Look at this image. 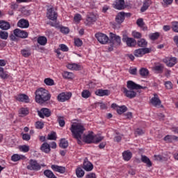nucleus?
I'll list each match as a JSON object with an SVG mask.
<instances>
[{
	"instance_id": "423d86ee",
	"label": "nucleus",
	"mask_w": 178,
	"mask_h": 178,
	"mask_svg": "<svg viewBox=\"0 0 178 178\" xmlns=\"http://www.w3.org/2000/svg\"><path fill=\"white\" fill-rule=\"evenodd\" d=\"M95 37L97 38V41L103 45L108 44V42L109 41V38L105 33H97L95 35Z\"/></svg>"
},
{
	"instance_id": "2eb2a0df",
	"label": "nucleus",
	"mask_w": 178,
	"mask_h": 178,
	"mask_svg": "<svg viewBox=\"0 0 178 178\" xmlns=\"http://www.w3.org/2000/svg\"><path fill=\"white\" fill-rule=\"evenodd\" d=\"M14 35H15V37H19V38H27V37H29V33L24 31L16 29L14 30Z\"/></svg>"
},
{
	"instance_id": "f257e3e1",
	"label": "nucleus",
	"mask_w": 178,
	"mask_h": 178,
	"mask_svg": "<svg viewBox=\"0 0 178 178\" xmlns=\"http://www.w3.org/2000/svg\"><path fill=\"white\" fill-rule=\"evenodd\" d=\"M35 100L37 104L40 105H43V104H47L48 101L51 99V93L48 90L40 88L35 90Z\"/></svg>"
},
{
	"instance_id": "cd10ccee",
	"label": "nucleus",
	"mask_w": 178,
	"mask_h": 178,
	"mask_svg": "<svg viewBox=\"0 0 178 178\" xmlns=\"http://www.w3.org/2000/svg\"><path fill=\"white\" fill-rule=\"evenodd\" d=\"M141 161L143 162V163H145L148 168L152 166V162H151V160L147 156L142 155Z\"/></svg>"
},
{
	"instance_id": "680f3d73",
	"label": "nucleus",
	"mask_w": 178,
	"mask_h": 178,
	"mask_svg": "<svg viewBox=\"0 0 178 178\" xmlns=\"http://www.w3.org/2000/svg\"><path fill=\"white\" fill-rule=\"evenodd\" d=\"M47 140H56V133L53 132L49 134Z\"/></svg>"
},
{
	"instance_id": "6e6d98bb",
	"label": "nucleus",
	"mask_w": 178,
	"mask_h": 178,
	"mask_svg": "<svg viewBox=\"0 0 178 178\" xmlns=\"http://www.w3.org/2000/svg\"><path fill=\"white\" fill-rule=\"evenodd\" d=\"M172 29L175 33H178V22H172Z\"/></svg>"
},
{
	"instance_id": "f03ea898",
	"label": "nucleus",
	"mask_w": 178,
	"mask_h": 178,
	"mask_svg": "<svg viewBox=\"0 0 178 178\" xmlns=\"http://www.w3.org/2000/svg\"><path fill=\"white\" fill-rule=\"evenodd\" d=\"M70 130L78 141V144H81V135L84 133L86 128L81 124H72Z\"/></svg>"
},
{
	"instance_id": "b1692460",
	"label": "nucleus",
	"mask_w": 178,
	"mask_h": 178,
	"mask_svg": "<svg viewBox=\"0 0 178 178\" xmlns=\"http://www.w3.org/2000/svg\"><path fill=\"white\" fill-rule=\"evenodd\" d=\"M21 54L24 58H29L31 56V49L30 47H26L21 50Z\"/></svg>"
},
{
	"instance_id": "de8ad7c7",
	"label": "nucleus",
	"mask_w": 178,
	"mask_h": 178,
	"mask_svg": "<svg viewBox=\"0 0 178 178\" xmlns=\"http://www.w3.org/2000/svg\"><path fill=\"white\" fill-rule=\"evenodd\" d=\"M57 122L60 127H65V119L63 117L58 116Z\"/></svg>"
},
{
	"instance_id": "473e14b6",
	"label": "nucleus",
	"mask_w": 178,
	"mask_h": 178,
	"mask_svg": "<svg viewBox=\"0 0 178 178\" xmlns=\"http://www.w3.org/2000/svg\"><path fill=\"white\" fill-rule=\"evenodd\" d=\"M84 141L86 144H91V143H94V136L92 134H88L85 138Z\"/></svg>"
},
{
	"instance_id": "c9c22d12",
	"label": "nucleus",
	"mask_w": 178,
	"mask_h": 178,
	"mask_svg": "<svg viewBox=\"0 0 178 178\" xmlns=\"http://www.w3.org/2000/svg\"><path fill=\"white\" fill-rule=\"evenodd\" d=\"M47 41L48 40L45 36H40L38 38V43H39V44L42 46L47 45Z\"/></svg>"
},
{
	"instance_id": "774afa93",
	"label": "nucleus",
	"mask_w": 178,
	"mask_h": 178,
	"mask_svg": "<svg viewBox=\"0 0 178 178\" xmlns=\"http://www.w3.org/2000/svg\"><path fill=\"white\" fill-rule=\"evenodd\" d=\"M86 178H97V175H95V173L92 172L86 175Z\"/></svg>"
},
{
	"instance_id": "3c124183",
	"label": "nucleus",
	"mask_w": 178,
	"mask_h": 178,
	"mask_svg": "<svg viewBox=\"0 0 178 178\" xmlns=\"http://www.w3.org/2000/svg\"><path fill=\"white\" fill-rule=\"evenodd\" d=\"M8 33L6 31H0V38H1V40H8Z\"/></svg>"
},
{
	"instance_id": "052dcab7",
	"label": "nucleus",
	"mask_w": 178,
	"mask_h": 178,
	"mask_svg": "<svg viewBox=\"0 0 178 178\" xmlns=\"http://www.w3.org/2000/svg\"><path fill=\"white\" fill-rule=\"evenodd\" d=\"M165 86L167 90H172V88H173V84H172V82L170 81H166L165 83Z\"/></svg>"
},
{
	"instance_id": "a18cd8bd",
	"label": "nucleus",
	"mask_w": 178,
	"mask_h": 178,
	"mask_svg": "<svg viewBox=\"0 0 178 178\" xmlns=\"http://www.w3.org/2000/svg\"><path fill=\"white\" fill-rule=\"evenodd\" d=\"M29 113V109L26 108H22L19 110V115L22 118L24 117V116H27V114Z\"/></svg>"
},
{
	"instance_id": "e2e57ef3",
	"label": "nucleus",
	"mask_w": 178,
	"mask_h": 178,
	"mask_svg": "<svg viewBox=\"0 0 178 178\" xmlns=\"http://www.w3.org/2000/svg\"><path fill=\"white\" fill-rule=\"evenodd\" d=\"M35 127L36 129H43L44 123H42V122L38 121L35 123Z\"/></svg>"
},
{
	"instance_id": "a211bd4d",
	"label": "nucleus",
	"mask_w": 178,
	"mask_h": 178,
	"mask_svg": "<svg viewBox=\"0 0 178 178\" xmlns=\"http://www.w3.org/2000/svg\"><path fill=\"white\" fill-rule=\"evenodd\" d=\"M95 94L98 97H108V95H110L111 91L109 90L98 89L95 91Z\"/></svg>"
},
{
	"instance_id": "4d7b16f0",
	"label": "nucleus",
	"mask_w": 178,
	"mask_h": 178,
	"mask_svg": "<svg viewBox=\"0 0 178 178\" xmlns=\"http://www.w3.org/2000/svg\"><path fill=\"white\" fill-rule=\"evenodd\" d=\"M132 35L134 38H141V37H143V35H141V33L140 32H137L136 31H134L132 32Z\"/></svg>"
},
{
	"instance_id": "ea45409f",
	"label": "nucleus",
	"mask_w": 178,
	"mask_h": 178,
	"mask_svg": "<svg viewBox=\"0 0 178 178\" xmlns=\"http://www.w3.org/2000/svg\"><path fill=\"white\" fill-rule=\"evenodd\" d=\"M124 112H127V107L126 106H121L117 108V113L118 115H122L124 113Z\"/></svg>"
},
{
	"instance_id": "79ce46f5",
	"label": "nucleus",
	"mask_w": 178,
	"mask_h": 178,
	"mask_svg": "<svg viewBox=\"0 0 178 178\" xmlns=\"http://www.w3.org/2000/svg\"><path fill=\"white\" fill-rule=\"evenodd\" d=\"M81 97L82 98L87 99V98H90V97H91V92L88 90H84L81 92Z\"/></svg>"
},
{
	"instance_id": "4468645a",
	"label": "nucleus",
	"mask_w": 178,
	"mask_h": 178,
	"mask_svg": "<svg viewBox=\"0 0 178 178\" xmlns=\"http://www.w3.org/2000/svg\"><path fill=\"white\" fill-rule=\"evenodd\" d=\"M70 98H72V94L70 92H62L58 95V99L60 102L69 101Z\"/></svg>"
},
{
	"instance_id": "f8f14e48",
	"label": "nucleus",
	"mask_w": 178,
	"mask_h": 178,
	"mask_svg": "<svg viewBox=\"0 0 178 178\" xmlns=\"http://www.w3.org/2000/svg\"><path fill=\"white\" fill-rule=\"evenodd\" d=\"M97 22V15L92 13H90L86 17V24L90 26L94 24Z\"/></svg>"
},
{
	"instance_id": "72a5a7b5",
	"label": "nucleus",
	"mask_w": 178,
	"mask_h": 178,
	"mask_svg": "<svg viewBox=\"0 0 178 178\" xmlns=\"http://www.w3.org/2000/svg\"><path fill=\"white\" fill-rule=\"evenodd\" d=\"M43 173L47 178H58L56 177V175H55V174L51 171V170H45Z\"/></svg>"
},
{
	"instance_id": "c03bdc74",
	"label": "nucleus",
	"mask_w": 178,
	"mask_h": 178,
	"mask_svg": "<svg viewBox=\"0 0 178 178\" xmlns=\"http://www.w3.org/2000/svg\"><path fill=\"white\" fill-rule=\"evenodd\" d=\"M104 138V136H102L101 135H96L94 136L93 143L95 144H98V143H101Z\"/></svg>"
},
{
	"instance_id": "9b49d317",
	"label": "nucleus",
	"mask_w": 178,
	"mask_h": 178,
	"mask_svg": "<svg viewBox=\"0 0 178 178\" xmlns=\"http://www.w3.org/2000/svg\"><path fill=\"white\" fill-rule=\"evenodd\" d=\"M123 42H126L127 47H136L137 45V41L134 38H129L127 35H123Z\"/></svg>"
},
{
	"instance_id": "864d4df0",
	"label": "nucleus",
	"mask_w": 178,
	"mask_h": 178,
	"mask_svg": "<svg viewBox=\"0 0 178 178\" xmlns=\"http://www.w3.org/2000/svg\"><path fill=\"white\" fill-rule=\"evenodd\" d=\"M149 37L150 40L155 41V40H158V38H159V33H154L150 34Z\"/></svg>"
},
{
	"instance_id": "f704fd0d",
	"label": "nucleus",
	"mask_w": 178,
	"mask_h": 178,
	"mask_svg": "<svg viewBox=\"0 0 178 178\" xmlns=\"http://www.w3.org/2000/svg\"><path fill=\"white\" fill-rule=\"evenodd\" d=\"M136 44L138 46L140 47V48H145V47H147V45H148V42H147V40H145V39L142 38V39L138 40Z\"/></svg>"
},
{
	"instance_id": "a19ab883",
	"label": "nucleus",
	"mask_w": 178,
	"mask_h": 178,
	"mask_svg": "<svg viewBox=\"0 0 178 178\" xmlns=\"http://www.w3.org/2000/svg\"><path fill=\"white\" fill-rule=\"evenodd\" d=\"M139 73L142 77H147L149 74V71L147 68H141L139 70Z\"/></svg>"
},
{
	"instance_id": "9d476101",
	"label": "nucleus",
	"mask_w": 178,
	"mask_h": 178,
	"mask_svg": "<svg viewBox=\"0 0 178 178\" xmlns=\"http://www.w3.org/2000/svg\"><path fill=\"white\" fill-rule=\"evenodd\" d=\"M122 92L129 99H133L137 97V92L131 89H127L126 88H122Z\"/></svg>"
},
{
	"instance_id": "4be33fe9",
	"label": "nucleus",
	"mask_w": 178,
	"mask_h": 178,
	"mask_svg": "<svg viewBox=\"0 0 178 178\" xmlns=\"http://www.w3.org/2000/svg\"><path fill=\"white\" fill-rule=\"evenodd\" d=\"M125 15L126 13L124 12H120L118 14V15L115 17V21L118 23V24H122V22H124Z\"/></svg>"
},
{
	"instance_id": "58836bf2",
	"label": "nucleus",
	"mask_w": 178,
	"mask_h": 178,
	"mask_svg": "<svg viewBox=\"0 0 178 178\" xmlns=\"http://www.w3.org/2000/svg\"><path fill=\"white\" fill-rule=\"evenodd\" d=\"M76 177H79V178L83 177L85 175V172H84V170H83V168H81L80 167L76 168Z\"/></svg>"
},
{
	"instance_id": "8fccbe9b",
	"label": "nucleus",
	"mask_w": 178,
	"mask_h": 178,
	"mask_svg": "<svg viewBox=\"0 0 178 178\" xmlns=\"http://www.w3.org/2000/svg\"><path fill=\"white\" fill-rule=\"evenodd\" d=\"M117 136L114 137V141L115 143H120L122 141V138H123V134L116 133Z\"/></svg>"
},
{
	"instance_id": "dca6fc26",
	"label": "nucleus",
	"mask_w": 178,
	"mask_h": 178,
	"mask_svg": "<svg viewBox=\"0 0 178 178\" xmlns=\"http://www.w3.org/2000/svg\"><path fill=\"white\" fill-rule=\"evenodd\" d=\"M83 169H84V170L86 172H91V170L94 169V165H92V163L90 162L87 158H86L83 161Z\"/></svg>"
},
{
	"instance_id": "6ab92c4d",
	"label": "nucleus",
	"mask_w": 178,
	"mask_h": 178,
	"mask_svg": "<svg viewBox=\"0 0 178 178\" xmlns=\"http://www.w3.org/2000/svg\"><path fill=\"white\" fill-rule=\"evenodd\" d=\"M40 150L42 152L45 154H49L51 152V145L48 143L44 142L40 147Z\"/></svg>"
},
{
	"instance_id": "4c0bfd02",
	"label": "nucleus",
	"mask_w": 178,
	"mask_h": 178,
	"mask_svg": "<svg viewBox=\"0 0 178 178\" xmlns=\"http://www.w3.org/2000/svg\"><path fill=\"white\" fill-rule=\"evenodd\" d=\"M0 77L1 79H3V80L9 78V74H8V72L3 70V68L2 67H0Z\"/></svg>"
},
{
	"instance_id": "bb28decb",
	"label": "nucleus",
	"mask_w": 178,
	"mask_h": 178,
	"mask_svg": "<svg viewBox=\"0 0 178 178\" xmlns=\"http://www.w3.org/2000/svg\"><path fill=\"white\" fill-rule=\"evenodd\" d=\"M174 140L177 141L178 137L174 135H167L164 137V141H166L167 143H173Z\"/></svg>"
},
{
	"instance_id": "20e7f679",
	"label": "nucleus",
	"mask_w": 178,
	"mask_h": 178,
	"mask_svg": "<svg viewBox=\"0 0 178 178\" xmlns=\"http://www.w3.org/2000/svg\"><path fill=\"white\" fill-rule=\"evenodd\" d=\"M26 168L29 170H35V172H38V170H41V165L38 163L37 160L31 159L29 161V164L26 166Z\"/></svg>"
},
{
	"instance_id": "338daca9",
	"label": "nucleus",
	"mask_w": 178,
	"mask_h": 178,
	"mask_svg": "<svg viewBox=\"0 0 178 178\" xmlns=\"http://www.w3.org/2000/svg\"><path fill=\"white\" fill-rule=\"evenodd\" d=\"M74 22H80V20H81V15L80 14L75 15L74 17Z\"/></svg>"
},
{
	"instance_id": "69168bd1",
	"label": "nucleus",
	"mask_w": 178,
	"mask_h": 178,
	"mask_svg": "<svg viewBox=\"0 0 178 178\" xmlns=\"http://www.w3.org/2000/svg\"><path fill=\"white\" fill-rule=\"evenodd\" d=\"M31 138L30 134H22V140L24 141H29Z\"/></svg>"
},
{
	"instance_id": "393cba45",
	"label": "nucleus",
	"mask_w": 178,
	"mask_h": 178,
	"mask_svg": "<svg viewBox=\"0 0 178 178\" xmlns=\"http://www.w3.org/2000/svg\"><path fill=\"white\" fill-rule=\"evenodd\" d=\"M176 63H177V58H176V57L170 58L169 60L165 62L168 67H173Z\"/></svg>"
},
{
	"instance_id": "c85d7f7f",
	"label": "nucleus",
	"mask_w": 178,
	"mask_h": 178,
	"mask_svg": "<svg viewBox=\"0 0 178 178\" xmlns=\"http://www.w3.org/2000/svg\"><path fill=\"white\" fill-rule=\"evenodd\" d=\"M133 156V154L129 150L124 151L122 153V158L125 161H130L131 159V157Z\"/></svg>"
},
{
	"instance_id": "0eeeda50",
	"label": "nucleus",
	"mask_w": 178,
	"mask_h": 178,
	"mask_svg": "<svg viewBox=\"0 0 178 178\" xmlns=\"http://www.w3.org/2000/svg\"><path fill=\"white\" fill-rule=\"evenodd\" d=\"M128 90H145L146 86H142L139 84L134 83L133 81H128L127 83Z\"/></svg>"
},
{
	"instance_id": "ddd939ff",
	"label": "nucleus",
	"mask_w": 178,
	"mask_h": 178,
	"mask_svg": "<svg viewBox=\"0 0 178 178\" xmlns=\"http://www.w3.org/2000/svg\"><path fill=\"white\" fill-rule=\"evenodd\" d=\"M38 115L42 119L49 118L51 116V110L47 108H42L40 111H38Z\"/></svg>"
},
{
	"instance_id": "5701e85b",
	"label": "nucleus",
	"mask_w": 178,
	"mask_h": 178,
	"mask_svg": "<svg viewBox=\"0 0 178 178\" xmlns=\"http://www.w3.org/2000/svg\"><path fill=\"white\" fill-rule=\"evenodd\" d=\"M163 69H165V67L163 66V64L161 63H156L153 67V70L158 73H163Z\"/></svg>"
},
{
	"instance_id": "603ef678",
	"label": "nucleus",
	"mask_w": 178,
	"mask_h": 178,
	"mask_svg": "<svg viewBox=\"0 0 178 178\" xmlns=\"http://www.w3.org/2000/svg\"><path fill=\"white\" fill-rule=\"evenodd\" d=\"M58 29H60V31L63 33V34H69V32L70 30L67 27L65 26H58Z\"/></svg>"
},
{
	"instance_id": "6e6552de",
	"label": "nucleus",
	"mask_w": 178,
	"mask_h": 178,
	"mask_svg": "<svg viewBox=\"0 0 178 178\" xmlns=\"http://www.w3.org/2000/svg\"><path fill=\"white\" fill-rule=\"evenodd\" d=\"M150 102L155 108H162V102L156 93L154 94V97L151 99Z\"/></svg>"
},
{
	"instance_id": "5fc2aeb1",
	"label": "nucleus",
	"mask_w": 178,
	"mask_h": 178,
	"mask_svg": "<svg viewBox=\"0 0 178 178\" xmlns=\"http://www.w3.org/2000/svg\"><path fill=\"white\" fill-rule=\"evenodd\" d=\"M22 159V156L19 154H14L11 156V161L13 162H17V161H20Z\"/></svg>"
},
{
	"instance_id": "f3484780",
	"label": "nucleus",
	"mask_w": 178,
	"mask_h": 178,
	"mask_svg": "<svg viewBox=\"0 0 178 178\" xmlns=\"http://www.w3.org/2000/svg\"><path fill=\"white\" fill-rule=\"evenodd\" d=\"M114 8L118 10H122L125 8L124 0H115Z\"/></svg>"
},
{
	"instance_id": "0e129e2a",
	"label": "nucleus",
	"mask_w": 178,
	"mask_h": 178,
	"mask_svg": "<svg viewBox=\"0 0 178 178\" xmlns=\"http://www.w3.org/2000/svg\"><path fill=\"white\" fill-rule=\"evenodd\" d=\"M144 133H145V131L141 129H136V131H135V134H137L138 136H143V134H144Z\"/></svg>"
},
{
	"instance_id": "e433bc0d",
	"label": "nucleus",
	"mask_w": 178,
	"mask_h": 178,
	"mask_svg": "<svg viewBox=\"0 0 178 178\" xmlns=\"http://www.w3.org/2000/svg\"><path fill=\"white\" fill-rule=\"evenodd\" d=\"M59 147H60V148H63L65 149L67 148V147H69V142H67V140H66V139L62 138L60 141Z\"/></svg>"
},
{
	"instance_id": "c756f323",
	"label": "nucleus",
	"mask_w": 178,
	"mask_h": 178,
	"mask_svg": "<svg viewBox=\"0 0 178 178\" xmlns=\"http://www.w3.org/2000/svg\"><path fill=\"white\" fill-rule=\"evenodd\" d=\"M0 29L1 30H9L10 29V24L6 21H0Z\"/></svg>"
},
{
	"instance_id": "39448f33",
	"label": "nucleus",
	"mask_w": 178,
	"mask_h": 178,
	"mask_svg": "<svg viewBox=\"0 0 178 178\" xmlns=\"http://www.w3.org/2000/svg\"><path fill=\"white\" fill-rule=\"evenodd\" d=\"M150 52H152V48H140L136 49L134 52V55L136 58H141L142 56H144L145 54H150Z\"/></svg>"
},
{
	"instance_id": "7c9ffc66",
	"label": "nucleus",
	"mask_w": 178,
	"mask_h": 178,
	"mask_svg": "<svg viewBox=\"0 0 178 178\" xmlns=\"http://www.w3.org/2000/svg\"><path fill=\"white\" fill-rule=\"evenodd\" d=\"M17 101H19L20 102H29V96L27 95H19L16 97Z\"/></svg>"
},
{
	"instance_id": "7ed1b4c3",
	"label": "nucleus",
	"mask_w": 178,
	"mask_h": 178,
	"mask_svg": "<svg viewBox=\"0 0 178 178\" xmlns=\"http://www.w3.org/2000/svg\"><path fill=\"white\" fill-rule=\"evenodd\" d=\"M110 44H111V47L108 48V50L113 51V45L118 47L122 44L120 36L113 33H110Z\"/></svg>"
},
{
	"instance_id": "49530a36",
	"label": "nucleus",
	"mask_w": 178,
	"mask_h": 178,
	"mask_svg": "<svg viewBox=\"0 0 178 178\" xmlns=\"http://www.w3.org/2000/svg\"><path fill=\"white\" fill-rule=\"evenodd\" d=\"M63 77L64 79H73L74 77V74L72 72H64L63 73Z\"/></svg>"
},
{
	"instance_id": "bf43d9fd",
	"label": "nucleus",
	"mask_w": 178,
	"mask_h": 178,
	"mask_svg": "<svg viewBox=\"0 0 178 178\" xmlns=\"http://www.w3.org/2000/svg\"><path fill=\"white\" fill-rule=\"evenodd\" d=\"M60 51H63V52H67L69 51V48L66 44H61L59 45Z\"/></svg>"
},
{
	"instance_id": "1a4fd4ad",
	"label": "nucleus",
	"mask_w": 178,
	"mask_h": 178,
	"mask_svg": "<svg viewBox=\"0 0 178 178\" xmlns=\"http://www.w3.org/2000/svg\"><path fill=\"white\" fill-rule=\"evenodd\" d=\"M47 17L49 20H52L53 22H55V20L58 19V13L55 12V10H54V8L50 7L49 8L47 9Z\"/></svg>"
},
{
	"instance_id": "09e8293b",
	"label": "nucleus",
	"mask_w": 178,
	"mask_h": 178,
	"mask_svg": "<svg viewBox=\"0 0 178 178\" xmlns=\"http://www.w3.org/2000/svg\"><path fill=\"white\" fill-rule=\"evenodd\" d=\"M19 150L22 151V152H29V151H30V147L26 145L19 146Z\"/></svg>"
},
{
	"instance_id": "412c9836",
	"label": "nucleus",
	"mask_w": 178,
	"mask_h": 178,
	"mask_svg": "<svg viewBox=\"0 0 178 178\" xmlns=\"http://www.w3.org/2000/svg\"><path fill=\"white\" fill-rule=\"evenodd\" d=\"M29 26H30L29 21L24 19H22L17 22V26L21 29H27L29 28Z\"/></svg>"
},
{
	"instance_id": "2f4dec72",
	"label": "nucleus",
	"mask_w": 178,
	"mask_h": 178,
	"mask_svg": "<svg viewBox=\"0 0 178 178\" xmlns=\"http://www.w3.org/2000/svg\"><path fill=\"white\" fill-rule=\"evenodd\" d=\"M67 69H70V70H81V65L76 63L73 64H68L67 65Z\"/></svg>"
},
{
	"instance_id": "aec40b11",
	"label": "nucleus",
	"mask_w": 178,
	"mask_h": 178,
	"mask_svg": "<svg viewBox=\"0 0 178 178\" xmlns=\"http://www.w3.org/2000/svg\"><path fill=\"white\" fill-rule=\"evenodd\" d=\"M51 168L54 172H58V173H65L66 172V168L65 167L59 166L58 165H51Z\"/></svg>"
},
{
	"instance_id": "a878e982",
	"label": "nucleus",
	"mask_w": 178,
	"mask_h": 178,
	"mask_svg": "<svg viewBox=\"0 0 178 178\" xmlns=\"http://www.w3.org/2000/svg\"><path fill=\"white\" fill-rule=\"evenodd\" d=\"M152 3V1L151 0H145L143 2V5L142 8H140V12L144 13L148 8H149V6Z\"/></svg>"
},
{
	"instance_id": "13d9d810",
	"label": "nucleus",
	"mask_w": 178,
	"mask_h": 178,
	"mask_svg": "<svg viewBox=\"0 0 178 178\" xmlns=\"http://www.w3.org/2000/svg\"><path fill=\"white\" fill-rule=\"evenodd\" d=\"M74 44L76 47H81L83 45V40L79 38L74 39Z\"/></svg>"
},
{
	"instance_id": "37998d69",
	"label": "nucleus",
	"mask_w": 178,
	"mask_h": 178,
	"mask_svg": "<svg viewBox=\"0 0 178 178\" xmlns=\"http://www.w3.org/2000/svg\"><path fill=\"white\" fill-rule=\"evenodd\" d=\"M44 83L46 86H55V81L51 78L44 79Z\"/></svg>"
}]
</instances>
